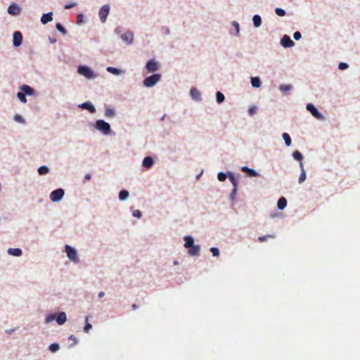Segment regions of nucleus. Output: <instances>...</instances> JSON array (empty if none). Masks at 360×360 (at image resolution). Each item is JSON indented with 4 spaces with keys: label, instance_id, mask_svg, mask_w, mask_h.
Masks as SVG:
<instances>
[{
    "label": "nucleus",
    "instance_id": "obj_15",
    "mask_svg": "<svg viewBox=\"0 0 360 360\" xmlns=\"http://www.w3.org/2000/svg\"><path fill=\"white\" fill-rule=\"evenodd\" d=\"M143 166L146 168H150L153 165V160L151 157H146L143 160Z\"/></svg>",
    "mask_w": 360,
    "mask_h": 360
},
{
    "label": "nucleus",
    "instance_id": "obj_8",
    "mask_svg": "<svg viewBox=\"0 0 360 360\" xmlns=\"http://www.w3.org/2000/svg\"><path fill=\"white\" fill-rule=\"evenodd\" d=\"M22 42V35L20 32L16 31L13 33V44L15 47H18Z\"/></svg>",
    "mask_w": 360,
    "mask_h": 360
},
{
    "label": "nucleus",
    "instance_id": "obj_39",
    "mask_svg": "<svg viewBox=\"0 0 360 360\" xmlns=\"http://www.w3.org/2000/svg\"><path fill=\"white\" fill-rule=\"evenodd\" d=\"M88 320H89V317L86 316V323L84 328V330L85 333H89V330L91 329L92 328V326L91 323H88Z\"/></svg>",
    "mask_w": 360,
    "mask_h": 360
},
{
    "label": "nucleus",
    "instance_id": "obj_57",
    "mask_svg": "<svg viewBox=\"0 0 360 360\" xmlns=\"http://www.w3.org/2000/svg\"><path fill=\"white\" fill-rule=\"evenodd\" d=\"M174 264H178V262H177V261H175V262H174Z\"/></svg>",
    "mask_w": 360,
    "mask_h": 360
},
{
    "label": "nucleus",
    "instance_id": "obj_30",
    "mask_svg": "<svg viewBox=\"0 0 360 360\" xmlns=\"http://www.w3.org/2000/svg\"><path fill=\"white\" fill-rule=\"evenodd\" d=\"M49 172V168L46 166H41L38 169V172L40 175H45Z\"/></svg>",
    "mask_w": 360,
    "mask_h": 360
},
{
    "label": "nucleus",
    "instance_id": "obj_3",
    "mask_svg": "<svg viewBox=\"0 0 360 360\" xmlns=\"http://www.w3.org/2000/svg\"><path fill=\"white\" fill-rule=\"evenodd\" d=\"M65 252L67 257L72 262L77 263L79 259L77 257V253L75 249L70 246L69 245H65Z\"/></svg>",
    "mask_w": 360,
    "mask_h": 360
},
{
    "label": "nucleus",
    "instance_id": "obj_44",
    "mask_svg": "<svg viewBox=\"0 0 360 360\" xmlns=\"http://www.w3.org/2000/svg\"><path fill=\"white\" fill-rule=\"evenodd\" d=\"M141 215V212L139 210H136L133 212V216L135 217L140 218Z\"/></svg>",
    "mask_w": 360,
    "mask_h": 360
},
{
    "label": "nucleus",
    "instance_id": "obj_20",
    "mask_svg": "<svg viewBox=\"0 0 360 360\" xmlns=\"http://www.w3.org/2000/svg\"><path fill=\"white\" fill-rule=\"evenodd\" d=\"M21 90L22 91V93L25 94V95H32L34 94L33 89L25 84L21 86Z\"/></svg>",
    "mask_w": 360,
    "mask_h": 360
},
{
    "label": "nucleus",
    "instance_id": "obj_23",
    "mask_svg": "<svg viewBox=\"0 0 360 360\" xmlns=\"http://www.w3.org/2000/svg\"><path fill=\"white\" fill-rule=\"evenodd\" d=\"M185 244L184 246L186 248H189L190 247L193 245V239L191 236H186L184 238Z\"/></svg>",
    "mask_w": 360,
    "mask_h": 360
},
{
    "label": "nucleus",
    "instance_id": "obj_55",
    "mask_svg": "<svg viewBox=\"0 0 360 360\" xmlns=\"http://www.w3.org/2000/svg\"><path fill=\"white\" fill-rule=\"evenodd\" d=\"M104 295H105L104 292H102V291H101V292H100L98 293V297H99V298H102Z\"/></svg>",
    "mask_w": 360,
    "mask_h": 360
},
{
    "label": "nucleus",
    "instance_id": "obj_34",
    "mask_svg": "<svg viewBox=\"0 0 360 360\" xmlns=\"http://www.w3.org/2000/svg\"><path fill=\"white\" fill-rule=\"evenodd\" d=\"M49 348L51 352H56L59 349L60 346L58 343H53L49 345Z\"/></svg>",
    "mask_w": 360,
    "mask_h": 360
},
{
    "label": "nucleus",
    "instance_id": "obj_26",
    "mask_svg": "<svg viewBox=\"0 0 360 360\" xmlns=\"http://www.w3.org/2000/svg\"><path fill=\"white\" fill-rule=\"evenodd\" d=\"M251 84L253 87L258 88L261 86V81L259 77H252Z\"/></svg>",
    "mask_w": 360,
    "mask_h": 360
},
{
    "label": "nucleus",
    "instance_id": "obj_46",
    "mask_svg": "<svg viewBox=\"0 0 360 360\" xmlns=\"http://www.w3.org/2000/svg\"><path fill=\"white\" fill-rule=\"evenodd\" d=\"M256 110H257V107L255 106H252L249 108L248 110V112L250 115H254L255 112H256Z\"/></svg>",
    "mask_w": 360,
    "mask_h": 360
},
{
    "label": "nucleus",
    "instance_id": "obj_31",
    "mask_svg": "<svg viewBox=\"0 0 360 360\" xmlns=\"http://www.w3.org/2000/svg\"><path fill=\"white\" fill-rule=\"evenodd\" d=\"M107 71L114 75H120L122 72L120 70L113 67H108Z\"/></svg>",
    "mask_w": 360,
    "mask_h": 360
},
{
    "label": "nucleus",
    "instance_id": "obj_52",
    "mask_svg": "<svg viewBox=\"0 0 360 360\" xmlns=\"http://www.w3.org/2000/svg\"><path fill=\"white\" fill-rule=\"evenodd\" d=\"M77 22H82V20H83V15H82V14H79V15H77Z\"/></svg>",
    "mask_w": 360,
    "mask_h": 360
},
{
    "label": "nucleus",
    "instance_id": "obj_36",
    "mask_svg": "<svg viewBox=\"0 0 360 360\" xmlns=\"http://www.w3.org/2000/svg\"><path fill=\"white\" fill-rule=\"evenodd\" d=\"M115 111L112 108H108L105 110V115L107 117H114L115 116Z\"/></svg>",
    "mask_w": 360,
    "mask_h": 360
},
{
    "label": "nucleus",
    "instance_id": "obj_18",
    "mask_svg": "<svg viewBox=\"0 0 360 360\" xmlns=\"http://www.w3.org/2000/svg\"><path fill=\"white\" fill-rule=\"evenodd\" d=\"M66 314L65 312H60L56 319V321L59 325L63 324L66 321Z\"/></svg>",
    "mask_w": 360,
    "mask_h": 360
},
{
    "label": "nucleus",
    "instance_id": "obj_40",
    "mask_svg": "<svg viewBox=\"0 0 360 360\" xmlns=\"http://www.w3.org/2000/svg\"><path fill=\"white\" fill-rule=\"evenodd\" d=\"M275 12L278 16H284L285 15V11L280 8H276Z\"/></svg>",
    "mask_w": 360,
    "mask_h": 360
},
{
    "label": "nucleus",
    "instance_id": "obj_33",
    "mask_svg": "<svg viewBox=\"0 0 360 360\" xmlns=\"http://www.w3.org/2000/svg\"><path fill=\"white\" fill-rule=\"evenodd\" d=\"M216 97H217V101L219 103H222L224 101V94L220 92V91H217V94H216Z\"/></svg>",
    "mask_w": 360,
    "mask_h": 360
},
{
    "label": "nucleus",
    "instance_id": "obj_12",
    "mask_svg": "<svg viewBox=\"0 0 360 360\" xmlns=\"http://www.w3.org/2000/svg\"><path fill=\"white\" fill-rule=\"evenodd\" d=\"M121 38L123 41L130 44L133 41L134 35L131 32H125L121 35Z\"/></svg>",
    "mask_w": 360,
    "mask_h": 360
},
{
    "label": "nucleus",
    "instance_id": "obj_19",
    "mask_svg": "<svg viewBox=\"0 0 360 360\" xmlns=\"http://www.w3.org/2000/svg\"><path fill=\"white\" fill-rule=\"evenodd\" d=\"M8 253L11 255L18 257L21 255L22 250L20 248H9L8 250Z\"/></svg>",
    "mask_w": 360,
    "mask_h": 360
},
{
    "label": "nucleus",
    "instance_id": "obj_7",
    "mask_svg": "<svg viewBox=\"0 0 360 360\" xmlns=\"http://www.w3.org/2000/svg\"><path fill=\"white\" fill-rule=\"evenodd\" d=\"M307 109L311 113V115L321 120L323 118V115L319 112V110L311 103L307 105Z\"/></svg>",
    "mask_w": 360,
    "mask_h": 360
},
{
    "label": "nucleus",
    "instance_id": "obj_38",
    "mask_svg": "<svg viewBox=\"0 0 360 360\" xmlns=\"http://www.w3.org/2000/svg\"><path fill=\"white\" fill-rule=\"evenodd\" d=\"M17 96L18 98H19V100L22 102V103H26L27 102V100H26V98H25V95L24 93L22 92H18L17 94Z\"/></svg>",
    "mask_w": 360,
    "mask_h": 360
},
{
    "label": "nucleus",
    "instance_id": "obj_53",
    "mask_svg": "<svg viewBox=\"0 0 360 360\" xmlns=\"http://www.w3.org/2000/svg\"><path fill=\"white\" fill-rule=\"evenodd\" d=\"M233 24L235 26V27L236 28L237 32H238V31H239V25H238V23H237L236 22L234 21L233 22Z\"/></svg>",
    "mask_w": 360,
    "mask_h": 360
},
{
    "label": "nucleus",
    "instance_id": "obj_54",
    "mask_svg": "<svg viewBox=\"0 0 360 360\" xmlns=\"http://www.w3.org/2000/svg\"><path fill=\"white\" fill-rule=\"evenodd\" d=\"M91 178V174H86L85 175V179H86V180H89Z\"/></svg>",
    "mask_w": 360,
    "mask_h": 360
},
{
    "label": "nucleus",
    "instance_id": "obj_48",
    "mask_svg": "<svg viewBox=\"0 0 360 360\" xmlns=\"http://www.w3.org/2000/svg\"><path fill=\"white\" fill-rule=\"evenodd\" d=\"M302 35L300 32H295L293 34V37L295 40H299L301 38Z\"/></svg>",
    "mask_w": 360,
    "mask_h": 360
},
{
    "label": "nucleus",
    "instance_id": "obj_28",
    "mask_svg": "<svg viewBox=\"0 0 360 360\" xmlns=\"http://www.w3.org/2000/svg\"><path fill=\"white\" fill-rule=\"evenodd\" d=\"M229 179L233 185V191H237V184H238L237 179L235 178V176L233 174H229Z\"/></svg>",
    "mask_w": 360,
    "mask_h": 360
},
{
    "label": "nucleus",
    "instance_id": "obj_32",
    "mask_svg": "<svg viewBox=\"0 0 360 360\" xmlns=\"http://www.w3.org/2000/svg\"><path fill=\"white\" fill-rule=\"evenodd\" d=\"M292 155H293V158L300 161V162H302V160L303 158V156L302 155V153L297 150L295 151L293 153H292Z\"/></svg>",
    "mask_w": 360,
    "mask_h": 360
},
{
    "label": "nucleus",
    "instance_id": "obj_6",
    "mask_svg": "<svg viewBox=\"0 0 360 360\" xmlns=\"http://www.w3.org/2000/svg\"><path fill=\"white\" fill-rule=\"evenodd\" d=\"M110 7L108 5L103 6L99 11V17L101 20L104 22L109 14Z\"/></svg>",
    "mask_w": 360,
    "mask_h": 360
},
{
    "label": "nucleus",
    "instance_id": "obj_45",
    "mask_svg": "<svg viewBox=\"0 0 360 360\" xmlns=\"http://www.w3.org/2000/svg\"><path fill=\"white\" fill-rule=\"evenodd\" d=\"M348 67V65L345 63H340L338 66L340 70H346Z\"/></svg>",
    "mask_w": 360,
    "mask_h": 360
},
{
    "label": "nucleus",
    "instance_id": "obj_51",
    "mask_svg": "<svg viewBox=\"0 0 360 360\" xmlns=\"http://www.w3.org/2000/svg\"><path fill=\"white\" fill-rule=\"evenodd\" d=\"M54 319H55V315H50V316H47L46 321H47V322H50V321H53Z\"/></svg>",
    "mask_w": 360,
    "mask_h": 360
},
{
    "label": "nucleus",
    "instance_id": "obj_25",
    "mask_svg": "<svg viewBox=\"0 0 360 360\" xmlns=\"http://www.w3.org/2000/svg\"><path fill=\"white\" fill-rule=\"evenodd\" d=\"M254 25L256 27H258L262 24V19L261 17L259 15H255L252 18Z\"/></svg>",
    "mask_w": 360,
    "mask_h": 360
},
{
    "label": "nucleus",
    "instance_id": "obj_5",
    "mask_svg": "<svg viewBox=\"0 0 360 360\" xmlns=\"http://www.w3.org/2000/svg\"><path fill=\"white\" fill-rule=\"evenodd\" d=\"M64 193V191L62 188H58L51 193L50 199L53 202L59 201L63 198Z\"/></svg>",
    "mask_w": 360,
    "mask_h": 360
},
{
    "label": "nucleus",
    "instance_id": "obj_37",
    "mask_svg": "<svg viewBox=\"0 0 360 360\" xmlns=\"http://www.w3.org/2000/svg\"><path fill=\"white\" fill-rule=\"evenodd\" d=\"M56 28L63 34H66L67 31H66V30L64 28V27L60 23H57L56 24Z\"/></svg>",
    "mask_w": 360,
    "mask_h": 360
},
{
    "label": "nucleus",
    "instance_id": "obj_21",
    "mask_svg": "<svg viewBox=\"0 0 360 360\" xmlns=\"http://www.w3.org/2000/svg\"><path fill=\"white\" fill-rule=\"evenodd\" d=\"M287 205V200L284 197L279 198L277 206L279 210H283Z\"/></svg>",
    "mask_w": 360,
    "mask_h": 360
},
{
    "label": "nucleus",
    "instance_id": "obj_22",
    "mask_svg": "<svg viewBox=\"0 0 360 360\" xmlns=\"http://www.w3.org/2000/svg\"><path fill=\"white\" fill-rule=\"evenodd\" d=\"M190 94L191 97L195 100H199L200 98V92L195 88L191 89Z\"/></svg>",
    "mask_w": 360,
    "mask_h": 360
},
{
    "label": "nucleus",
    "instance_id": "obj_10",
    "mask_svg": "<svg viewBox=\"0 0 360 360\" xmlns=\"http://www.w3.org/2000/svg\"><path fill=\"white\" fill-rule=\"evenodd\" d=\"M146 68L148 72H153L158 70V63L154 59H150L148 61Z\"/></svg>",
    "mask_w": 360,
    "mask_h": 360
},
{
    "label": "nucleus",
    "instance_id": "obj_24",
    "mask_svg": "<svg viewBox=\"0 0 360 360\" xmlns=\"http://www.w3.org/2000/svg\"><path fill=\"white\" fill-rule=\"evenodd\" d=\"M242 170L243 172H248L252 176H257L258 175L257 172L255 169H250L246 166L243 167Z\"/></svg>",
    "mask_w": 360,
    "mask_h": 360
},
{
    "label": "nucleus",
    "instance_id": "obj_17",
    "mask_svg": "<svg viewBox=\"0 0 360 360\" xmlns=\"http://www.w3.org/2000/svg\"><path fill=\"white\" fill-rule=\"evenodd\" d=\"M300 167L302 170V172L299 177V183L301 184L306 179V172L304 171V165L302 162H300Z\"/></svg>",
    "mask_w": 360,
    "mask_h": 360
},
{
    "label": "nucleus",
    "instance_id": "obj_50",
    "mask_svg": "<svg viewBox=\"0 0 360 360\" xmlns=\"http://www.w3.org/2000/svg\"><path fill=\"white\" fill-rule=\"evenodd\" d=\"M15 120L16 121H18V122H23V121H24V120H23V119H22V117L20 115H16L15 116Z\"/></svg>",
    "mask_w": 360,
    "mask_h": 360
},
{
    "label": "nucleus",
    "instance_id": "obj_11",
    "mask_svg": "<svg viewBox=\"0 0 360 360\" xmlns=\"http://www.w3.org/2000/svg\"><path fill=\"white\" fill-rule=\"evenodd\" d=\"M8 13L13 15H18L20 13V8L17 4H11L8 8Z\"/></svg>",
    "mask_w": 360,
    "mask_h": 360
},
{
    "label": "nucleus",
    "instance_id": "obj_58",
    "mask_svg": "<svg viewBox=\"0 0 360 360\" xmlns=\"http://www.w3.org/2000/svg\"><path fill=\"white\" fill-rule=\"evenodd\" d=\"M236 193V191H232L233 194H235Z\"/></svg>",
    "mask_w": 360,
    "mask_h": 360
},
{
    "label": "nucleus",
    "instance_id": "obj_41",
    "mask_svg": "<svg viewBox=\"0 0 360 360\" xmlns=\"http://www.w3.org/2000/svg\"><path fill=\"white\" fill-rule=\"evenodd\" d=\"M274 238V236L273 235H266V236H259L258 238V240L259 242H264L265 241L267 238Z\"/></svg>",
    "mask_w": 360,
    "mask_h": 360
},
{
    "label": "nucleus",
    "instance_id": "obj_14",
    "mask_svg": "<svg viewBox=\"0 0 360 360\" xmlns=\"http://www.w3.org/2000/svg\"><path fill=\"white\" fill-rule=\"evenodd\" d=\"M188 254L192 256H197L200 254V246L199 245H193L189 248Z\"/></svg>",
    "mask_w": 360,
    "mask_h": 360
},
{
    "label": "nucleus",
    "instance_id": "obj_9",
    "mask_svg": "<svg viewBox=\"0 0 360 360\" xmlns=\"http://www.w3.org/2000/svg\"><path fill=\"white\" fill-rule=\"evenodd\" d=\"M281 44L283 47L290 48L294 46V41L288 35H284L281 40Z\"/></svg>",
    "mask_w": 360,
    "mask_h": 360
},
{
    "label": "nucleus",
    "instance_id": "obj_43",
    "mask_svg": "<svg viewBox=\"0 0 360 360\" xmlns=\"http://www.w3.org/2000/svg\"><path fill=\"white\" fill-rule=\"evenodd\" d=\"M210 251L214 257L219 255V250L217 248H211Z\"/></svg>",
    "mask_w": 360,
    "mask_h": 360
},
{
    "label": "nucleus",
    "instance_id": "obj_29",
    "mask_svg": "<svg viewBox=\"0 0 360 360\" xmlns=\"http://www.w3.org/2000/svg\"><path fill=\"white\" fill-rule=\"evenodd\" d=\"M282 136L285 141V145L287 146H290L291 144V138H290V135L287 133H283Z\"/></svg>",
    "mask_w": 360,
    "mask_h": 360
},
{
    "label": "nucleus",
    "instance_id": "obj_49",
    "mask_svg": "<svg viewBox=\"0 0 360 360\" xmlns=\"http://www.w3.org/2000/svg\"><path fill=\"white\" fill-rule=\"evenodd\" d=\"M76 5H77L76 3H72V4L65 5L64 8H65V9H70L71 8L75 7Z\"/></svg>",
    "mask_w": 360,
    "mask_h": 360
},
{
    "label": "nucleus",
    "instance_id": "obj_27",
    "mask_svg": "<svg viewBox=\"0 0 360 360\" xmlns=\"http://www.w3.org/2000/svg\"><path fill=\"white\" fill-rule=\"evenodd\" d=\"M129 196V192L127 190H122L119 193V199L120 200H126Z\"/></svg>",
    "mask_w": 360,
    "mask_h": 360
},
{
    "label": "nucleus",
    "instance_id": "obj_2",
    "mask_svg": "<svg viewBox=\"0 0 360 360\" xmlns=\"http://www.w3.org/2000/svg\"><path fill=\"white\" fill-rule=\"evenodd\" d=\"M161 75L160 74H154L144 79L143 84L146 87H151L160 80Z\"/></svg>",
    "mask_w": 360,
    "mask_h": 360
},
{
    "label": "nucleus",
    "instance_id": "obj_16",
    "mask_svg": "<svg viewBox=\"0 0 360 360\" xmlns=\"http://www.w3.org/2000/svg\"><path fill=\"white\" fill-rule=\"evenodd\" d=\"M52 13H48L46 14H44L41 18V21L43 24H46L52 20Z\"/></svg>",
    "mask_w": 360,
    "mask_h": 360
},
{
    "label": "nucleus",
    "instance_id": "obj_4",
    "mask_svg": "<svg viewBox=\"0 0 360 360\" xmlns=\"http://www.w3.org/2000/svg\"><path fill=\"white\" fill-rule=\"evenodd\" d=\"M77 72L79 74L84 75L88 79L94 78L95 76L91 69L87 66H79Z\"/></svg>",
    "mask_w": 360,
    "mask_h": 360
},
{
    "label": "nucleus",
    "instance_id": "obj_13",
    "mask_svg": "<svg viewBox=\"0 0 360 360\" xmlns=\"http://www.w3.org/2000/svg\"><path fill=\"white\" fill-rule=\"evenodd\" d=\"M79 108L86 109L91 113H94L96 112L94 106L90 102H86L81 104Z\"/></svg>",
    "mask_w": 360,
    "mask_h": 360
},
{
    "label": "nucleus",
    "instance_id": "obj_42",
    "mask_svg": "<svg viewBox=\"0 0 360 360\" xmlns=\"http://www.w3.org/2000/svg\"><path fill=\"white\" fill-rule=\"evenodd\" d=\"M217 177H218L219 181H225V180H226V177H227V176H226V174L225 173H224V172H219V173L218 174Z\"/></svg>",
    "mask_w": 360,
    "mask_h": 360
},
{
    "label": "nucleus",
    "instance_id": "obj_1",
    "mask_svg": "<svg viewBox=\"0 0 360 360\" xmlns=\"http://www.w3.org/2000/svg\"><path fill=\"white\" fill-rule=\"evenodd\" d=\"M95 127L104 134H109L110 133V124L104 120H99L96 122Z\"/></svg>",
    "mask_w": 360,
    "mask_h": 360
},
{
    "label": "nucleus",
    "instance_id": "obj_47",
    "mask_svg": "<svg viewBox=\"0 0 360 360\" xmlns=\"http://www.w3.org/2000/svg\"><path fill=\"white\" fill-rule=\"evenodd\" d=\"M69 339L73 341L72 344L70 345L71 347L75 345L77 343V339L73 335H71L69 337Z\"/></svg>",
    "mask_w": 360,
    "mask_h": 360
},
{
    "label": "nucleus",
    "instance_id": "obj_35",
    "mask_svg": "<svg viewBox=\"0 0 360 360\" xmlns=\"http://www.w3.org/2000/svg\"><path fill=\"white\" fill-rule=\"evenodd\" d=\"M279 89L282 92H287L292 89V86L290 84L281 85Z\"/></svg>",
    "mask_w": 360,
    "mask_h": 360
},
{
    "label": "nucleus",
    "instance_id": "obj_56",
    "mask_svg": "<svg viewBox=\"0 0 360 360\" xmlns=\"http://www.w3.org/2000/svg\"><path fill=\"white\" fill-rule=\"evenodd\" d=\"M137 307H137V305H136V304H133L131 305V308H132V309H134V310L136 309H137Z\"/></svg>",
    "mask_w": 360,
    "mask_h": 360
}]
</instances>
